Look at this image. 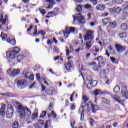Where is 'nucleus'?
Returning <instances> with one entry per match:
<instances>
[{"label": "nucleus", "instance_id": "nucleus-1", "mask_svg": "<svg viewBox=\"0 0 128 128\" xmlns=\"http://www.w3.org/2000/svg\"><path fill=\"white\" fill-rule=\"evenodd\" d=\"M14 104L18 106V114H19L20 118H26V116H27V119L28 120L30 118L32 111L30 108L26 106H22L18 102H14Z\"/></svg>", "mask_w": 128, "mask_h": 128}, {"label": "nucleus", "instance_id": "nucleus-2", "mask_svg": "<svg viewBox=\"0 0 128 128\" xmlns=\"http://www.w3.org/2000/svg\"><path fill=\"white\" fill-rule=\"evenodd\" d=\"M15 84H17V86L19 90H24L28 86V82L26 80H15Z\"/></svg>", "mask_w": 128, "mask_h": 128}, {"label": "nucleus", "instance_id": "nucleus-3", "mask_svg": "<svg viewBox=\"0 0 128 128\" xmlns=\"http://www.w3.org/2000/svg\"><path fill=\"white\" fill-rule=\"evenodd\" d=\"M20 52V50L18 47L14 48L12 51H9L6 53V54L9 58H14Z\"/></svg>", "mask_w": 128, "mask_h": 128}, {"label": "nucleus", "instance_id": "nucleus-4", "mask_svg": "<svg viewBox=\"0 0 128 128\" xmlns=\"http://www.w3.org/2000/svg\"><path fill=\"white\" fill-rule=\"evenodd\" d=\"M88 111L90 112L92 110V112L94 114H96V110H98V106L96 105H94L92 102H89L88 103Z\"/></svg>", "mask_w": 128, "mask_h": 128}, {"label": "nucleus", "instance_id": "nucleus-5", "mask_svg": "<svg viewBox=\"0 0 128 128\" xmlns=\"http://www.w3.org/2000/svg\"><path fill=\"white\" fill-rule=\"evenodd\" d=\"M94 40V32L89 30L86 34L84 36V40L88 42V40L92 41Z\"/></svg>", "mask_w": 128, "mask_h": 128}, {"label": "nucleus", "instance_id": "nucleus-6", "mask_svg": "<svg viewBox=\"0 0 128 128\" xmlns=\"http://www.w3.org/2000/svg\"><path fill=\"white\" fill-rule=\"evenodd\" d=\"M82 14H78L75 16H73L74 20L76 22V20H78L79 24H86V19L84 18V16H82Z\"/></svg>", "mask_w": 128, "mask_h": 128}, {"label": "nucleus", "instance_id": "nucleus-7", "mask_svg": "<svg viewBox=\"0 0 128 128\" xmlns=\"http://www.w3.org/2000/svg\"><path fill=\"white\" fill-rule=\"evenodd\" d=\"M121 94L122 95L120 100L122 102H126V100H128V89L122 90L121 92Z\"/></svg>", "mask_w": 128, "mask_h": 128}, {"label": "nucleus", "instance_id": "nucleus-8", "mask_svg": "<svg viewBox=\"0 0 128 128\" xmlns=\"http://www.w3.org/2000/svg\"><path fill=\"white\" fill-rule=\"evenodd\" d=\"M14 107L12 106H8L7 110V118H12L14 116Z\"/></svg>", "mask_w": 128, "mask_h": 128}, {"label": "nucleus", "instance_id": "nucleus-9", "mask_svg": "<svg viewBox=\"0 0 128 128\" xmlns=\"http://www.w3.org/2000/svg\"><path fill=\"white\" fill-rule=\"evenodd\" d=\"M96 86H98V82L96 80H94V82H89L87 86V88L88 90H92V88H96Z\"/></svg>", "mask_w": 128, "mask_h": 128}, {"label": "nucleus", "instance_id": "nucleus-10", "mask_svg": "<svg viewBox=\"0 0 128 128\" xmlns=\"http://www.w3.org/2000/svg\"><path fill=\"white\" fill-rule=\"evenodd\" d=\"M82 100H83V103L82 104V108H88V102L90 100V99L88 98L86 96H82Z\"/></svg>", "mask_w": 128, "mask_h": 128}, {"label": "nucleus", "instance_id": "nucleus-11", "mask_svg": "<svg viewBox=\"0 0 128 128\" xmlns=\"http://www.w3.org/2000/svg\"><path fill=\"white\" fill-rule=\"evenodd\" d=\"M5 19H4V14H0V22L2 24V26H6V21L8 20V15L4 16Z\"/></svg>", "mask_w": 128, "mask_h": 128}, {"label": "nucleus", "instance_id": "nucleus-12", "mask_svg": "<svg viewBox=\"0 0 128 128\" xmlns=\"http://www.w3.org/2000/svg\"><path fill=\"white\" fill-rule=\"evenodd\" d=\"M20 74V70L18 69L17 70H14L10 74L11 78H16V76Z\"/></svg>", "mask_w": 128, "mask_h": 128}, {"label": "nucleus", "instance_id": "nucleus-13", "mask_svg": "<svg viewBox=\"0 0 128 128\" xmlns=\"http://www.w3.org/2000/svg\"><path fill=\"white\" fill-rule=\"evenodd\" d=\"M92 46H94V42L92 41H89L86 42V50H90Z\"/></svg>", "mask_w": 128, "mask_h": 128}, {"label": "nucleus", "instance_id": "nucleus-14", "mask_svg": "<svg viewBox=\"0 0 128 128\" xmlns=\"http://www.w3.org/2000/svg\"><path fill=\"white\" fill-rule=\"evenodd\" d=\"M116 48L118 52H124V48L122 47V46L120 44L116 45Z\"/></svg>", "mask_w": 128, "mask_h": 128}, {"label": "nucleus", "instance_id": "nucleus-15", "mask_svg": "<svg viewBox=\"0 0 128 128\" xmlns=\"http://www.w3.org/2000/svg\"><path fill=\"white\" fill-rule=\"evenodd\" d=\"M79 112L81 114L80 120L84 122V110L83 108H80L79 110Z\"/></svg>", "mask_w": 128, "mask_h": 128}, {"label": "nucleus", "instance_id": "nucleus-16", "mask_svg": "<svg viewBox=\"0 0 128 128\" xmlns=\"http://www.w3.org/2000/svg\"><path fill=\"white\" fill-rule=\"evenodd\" d=\"M72 64H74V62H72L71 60H70V62L65 64V67L66 70L68 71L72 70Z\"/></svg>", "mask_w": 128, "mask_h": 128}, {"label": "nucleus", "instance_id": "nucleus-17", "mask_svg": "<svg viewBox=\"0 0 128 128\" xmlns=\"http://www.w3.org/2000/svg\"><path fill=\"white\" fill-rule=\"evenodd\" d=\"M8 44H10L12 46H16V40L13 39V40H10V38H8L6 40Z\"/></svg>", "mask_w": 128, "mask_h": 128}, {"label": "nucleus", "instance_id": "nucleus-18", "mask_svg": "<svg viewBox=\"0 0 128 128\" xmlns=\"http://www.w3.org/2000/svg\"><path fill=\"white\" fill-rule=\"evenodd\" d=\"M0 114L2 116H6V104H4L0 110Z\"/></svg>", "mask_w": 128, "mask_h": 128}, {"label": "nucleus", "instance_id": "nucleus-19", "mask_svg": "<svg viewBox=\"0 0 128 128\" xmlns=\"http://www.w3.org/2000/svg\"><path fill=\"white\" fill-rule=\"evenodd\" d=\"M120 30L123 32H126V30H128V24L126 23H123L120 26Z\"/></svg>", "mask_w": 128, "mask_h": 128}, {"label": "nucleus", "instance_id": "nucleus-20", "mask_svg": "<svg viewBox=\"0 0 128 128\" xmlns=\"http://www.w3.org/2000/svg\"><path fill=\"white\" fill-rule=\"evenodd\" d=\"M22 74L24 76V78H26V80H30V76L32 74L25 71L22 73Z\"/></svg>", "mask_w": 128, "mask_h": 128}, {"label": "nucleus", "instance_id": "nucleus-21", "mask_svg": "<svg viewBox=\"0 0 128 128\" xmlns=\"http://www.w3.org/2000/svg\"><path fill=\"white\" fill-rule=\"evenodd\" d=\"M96 10H101L102 12V10H106V6L104 5L99 4L96 6Z\"/></svg>", "mask_w": 128, "mask_h": 128}, {"label": "nucleus", "instance_id": "nucleus-22", "mask_svg": "<svg viewBox=\"0 0 128 128\" xmlns=\"http://www.w3.org/2000/svg\"><path fill=\"white\" fill-rule=\"evenodd\" d=\"M98 62L100 64H102L103 66H106V64H104V58L102 56H99L98 59Z\"/></svg>", "mask_w": 128, "mask_h": 128}, {"label": "nucleus", "instance_id": "nucleus-23", "mask_svg": "<svg viewBox=\"0 0 128 128\" xmlns=\"http://www.w3.org/2000/svg\"><path fill=\"white\" fill-rule=\"evenodd\" d=\"M24 56L20 55L17 57L16 60H17L18 62L20 63V62H22V60H24Z\"/></svg>", "mask_w": 128, "mask_h": 128}, {"label": "nucleus", "instance_id": "nucleus-24", "mask_svg": "<svg viewBox=\"0 0 128 128\" xmlns=\"http://www.w3.org/2000/svg\"><path fill=\"white\" fill-rule=\"evenodd\" d=\"M104 94V92H102V90H96L94 92V96H100V94Z\"/></svg>", "mask_w": 128, "mask_h": 128}, {"label": "nucleus", "instance_id": "nucleus-25", "mask_svg": "<svg viewBox=\"0 0 128 128\" xmlns=\"http://www.w3.org/2000/svg\"><path fill=\"white\" fill-rule=\"evenodd\" d=\"M110 18L104 19L102 20V22L104 24V26H106V24H108L110 23Z\"/></svg>", "mask_w": 128, "mask_h": 128}, {"label": "nucleus", "instance_id": "nucleus-26", "mask_svg": "<svg viewBox=\"0 0 128 128\" xmlns=\"http://www.w3.org/2000/svg\"><path fill=\"white\" fill-rule=\"evenodd\" d=\"M0 96H6V98H12L14 96V94H9V93H6V94H2L1 93Z\"/></svg>", "mask_w": 128, "mask_h": 128}, {"label": "nucleus", "instance_id": "nucleus-27", "mask_svg": "<svg viewBox=\"0 0 128 128\" xmlns=\"http://www.w3.org/2000/svg\"><path fill=\"white\" fill-rule=\"evenodd\" d=\"M11 58L12 60L8 62V64H10V62H12L14 64H20L19 62H18V60H16V57L14 58Z\"/></svg>", "mask_w": 128, "mask_h": 128}, {"label": "nucleus", "instance_id": "nucleus-28", "mask_svg": "<svg viewBox=\"0 0 128 128\" xmlns=\"http://www.w3.org/2000/svg\"><path fill=\"white\" fill-rule=\"evenodd\" d=\"M110 60L112 64H118V61L116 58L110 57Z\"/></svg>", "mask_w": 128, "mask_h": 128}, {"label": "nucleus", "instance_id": "nucleus-29", "mask_svg": "<svg viewBox=\"0 0 128 128\" xmlns=\"http://www.w3.org/2000/svg\"><path fill=\"white\" fill-rule=\"evenodd\" d=\"M110 26L112 28H116V21L111 22L110 24Z\"/></svg>", "mask_w": 128, "mask_h": 128}, {"label": "nucleus", "instance_id": "nucleus-30", "mask_svg": "<svg viewBox=\"0 0 128 128\" xmlns=\"http://www.w3.org/2000/svg\"><path fill=\"white\" fill-rule=\"evenodd\" d=\"M114 92L115 94H118L120 92V88L118 86H116L114 88Z\"/></svg>", "mask_w": 128, "mask_h": 128}, {"label": "nucleus", "instance_id": "nucleus-31", "mask_svg": "<svg viewBox=\"0 0 128 128\" xmlns=\"http://www.w3.org/2000/svg\"><path fill=\"white\" fill-rule=\"evenodd\" d=\"M76 12H82V6L79 5L77 6L76 8Z\"/></svg>", "mask_w": 128, "mask_h": 128}, {"label": "nucleus", "instance_id": "nucleus-32", "mask_svg": "<svg viewBox=\"0 0 128 128\" xmlns=\"http://www.w3.org/2000/svg\"><path fill=\"white\" fill-rule=\"evenodd\" d=\"M126 32H122L120 34V38H126Z\"/></svg>", "mask_w": 128, "mask_h": 128}, {"label": "nucleus", "instance_id": "nucleus-33", "mask_svg": "<svg viewBox=\"0 0 128 128\" xmlns=\"http://www.w3.org/2000/svg\"><path fill=\"white\" fill-rule=\"evenodd\" d=\"M2 38V40H6V38H8V35L4 34V32H2V34L0 36Z\"/></svg>", "mask_w": 128, "mask_h": 128}, {"label": "nucleus", "instance_id": "nucleus-34", "mask_svg": "<svg viewBox=\"0 0 128 128\" xmlns=\"http://www.w3.org/2000/svg\"><path fill=\"white\" fill-rule=\"evenodd\" d=\"M122 10V9L120 7H118L116 8H115V14H120Z\"/></svg>", "mask_w": 128, "mask_h": 128}, {"label": "nucleus", "instance_id": "nucleus-35", "mask_svg": "<svg viewBox=\"0 0 128 128\" xmlns=\"http://www.w3.org/2000/svg\"><path fill=\"white\" fill-rule=\"evenodd\" d=\"M46 111H43L40 116V118H46Z\"/></svg>", "mask_w": 128, "mask_h": 128}, {"label": "nucleus", "instance_id": "nucleus-36", "mask_svg": "<svg viewBox=\"0 0 128 128\" xmlns=\"http://www.w3.org/2000/svg\"><path fill=\"white\" fill-rule=\"evenodd\" d=\"M12 128H20V123L18 122H15L12 125Z\"/></svg>", "mask_w": 128, "mask_h": 128}, {"label": "nucleus", "instance_id": "nucleus-37", "mask_svg": "<svg viewBox=\"0 0 128 128\" xmlns=\"http://www.w3.org/2000/svg\"><path fill=\"white\" fill-rule=\"evenodd\" d=\"M68 30L71 32H76V28H74L70 27V28H66V30Z\"/></svg>", "mask_w": 128, "mask_h": 128}, {"label": "nucleus", "instance_id": "nucleus-38", "mask_svg": "<svg viewBox=\"0 0 128 128\" xmlns=\"http://www.w3.org/2000/svg\"><path fill=\"white\" fill-rule=\"evenodd\" d=\"M46 2H49L52 6H54L56 2H54V0H46Z\"/></svg>", "mask_w": 128, "mask_h": 128}, {"label": "nucleus", "instance_id": "nucleus-39", "mask_svg": "<svg viewBox=\"0 0 128 128\" xmlns=\"http://www.w3.org/2000/svg\"><path fill=\"white\" fill-rule=\"evenodd\" d=\"M53 108H54V103H50L48 108V110L49 112H51V110H52Z\"/></svg>", "mask_w": 128, "mask_h": 128}, {"label": "nucleus", "instance_id": "nucleus-40", "mask_svg": "<svg viewBox=\"0 0 128 128\" xmlns=\"http://www.w3.org/2000/svg\"><path fill=\"white\" fill-rule=\"evenodd\" d=\"M117 4H122L124 2V0H114Z\"/></svg>", "mask_w": 128, "mask_h": 128}, {"label": "nucleus", "instance_id": "nucleus-41", "mask_svg": "<svg viewBox=\"0 0 128 128\" xmlns=\"http://www.w3.org/2000/svg\"><path fill=\"white\" fill-rule=\"evenodd\" d=\"M123 12L124 14H126V16H128V6L126 8H124Z\"/></svg>", "mask_w": 128, "mask_h": 128}, {"label": "nucleus", "instance_id": "nucleus-42", "mask_svg": "<svg viewBox=\"0 0 128 128\" xmlns=\"http://www.w3.org/2000/svg\"><path fill=\"white\" fill-rule=\"evenodd\" d=\"M90 2L94 4V6H96V4H98L97 0H90Z\"/></svg>", "mask_w": 128, "mask_h": 128}, {"label": "nucleus", "instance_id": "nucleus-43", "mask_svg": "<svg viewBox=\"0 0 128 128\" xmlns=\"http://www.w3.org/2000/svg\"><path fill=\"white\" fill-rule=\"evenodd\" d=\"M40 12L43 16H44V14H46V10H44V9H40Z\"/></svg>", "mask_w": 128, "mask_h": 128}, {"label": "nucleus", "instance_id": "nucleus-44", "mask_svg": "<svg viewBox=\"0 0 128 128\" xmlns=\"http://www.w3.org/2000/svg\"><path fill=\"white\" fill-rule=\"evenodd\" d=\"M109 72H110L109 70H104L103 72V74H104V76H106V75L108 74Z\"/></svg>", "mask_w": 128, "mask_h": 128}, {"label": "nucleus", "instance_id": "nucleus-45", "mask_svg": "<svg viewBox=\"0 0 128 128\" xmlns=\"http://www.w3.org/2000/svg\"><path fill=\"white\" fill-rule=\"evenodd\" d=\"M36 78L38 82H40V75L39 74H37L36 75Z\"/></svg>", "mask_w": 128, "mask_h": 128}, {"label": "nucleus", "instance_id": "nucleus-46", "mask_svg": "<svg viewBox=\"0 0 128 128\" xmlns=\"http://www.w3.org/2000/svg\"><path fill=\"white\" fill-rule=\"evenodd\" d=\"M90 120V124L91 126H94V120L92 118H91Z\"/></svg>", "mask_w": 128, "mask_h": 128}, {"label": "nucleus", "instance_id": "nucleus-47", "mask_svg": "<svg viewBox=\"0 0 128 128\" xmlns=\"http://www.w3.org/2000/svg\"><path fill=\"white\" fill-rule=\"evenodd\" d=\"M84 8H86L87 10H91L92 6H90L88 4H87L86 6H84Z\"/></svg>", "mask_w": 128, "mask_h": 128}, {"label": "nucleus", "instance_id": "nucleus-48", "mask_svg": "<svg viewBox=\"0 0 128 128\" xmlns=\"http://www.w3.org/2000/svg\"><path fill=\"white\" fill-rule=\"evenodd\" d=\"M109 10L111 14H116V8L109 9Z\"/></svg>", "mask_w": 128, "mask_h": 128}, {"label": "nucleus", "instance_id": "nucleus-49", "mask_svg": "<svg viewBox=\"0 0 128 128\" xmlns=\"http://www.w3.org/2000/svg\"><path fill=\"white\" fill-rule=\"evenodd\" d=\"M121 86H122V90H128V88H126V86L124 84H122Z\"/></svg>", "mask_w": 128, "mask_h": 128}, {"label": "nucleus", "instance_id": "nucleus-50", "mask_svg": "<svg viewBox=\"0 0 128 128\" xmlns=\"http://www.w3.org/2000/svg\"><path fill=\"white\" fill-rule=\"evenodd\" d=\"M54 51L56 54H58V48L56 46H54Z\"/></svg>", "mask_w": 128, "mask_h": 128}, {"label": "nucleus", "instance_id": "nucleus-51", "mask_svg": "<svg viewBox=\"0 0 128 128\" xmlns=\"http://www.w3.org/2000/svg\"><path fill=\"white\" fill-rule=\"evenodd\" d=\"M36 82H34L30 87V90H32V88H36Z\"/></svg>", "mask_w": 128, "mask_h": 128}, {"label": "nucleus", "instance_id": "nucleus-52", "mask_svg": "<svg viewBox=\"0 0 128 128\" xmlns=\"http://www.w3.org/2000/svg\"><path fill=\"white\" fill-rule=\"evenodd\" d=\"M52 116H54V119L56 118V116H58V115H56V112H54L52 111Z\"/></svg>", "mask_w": 128, "mask_h": 128}, {"label": "nucleus", "instance_id": "nucleus-53", "mask_svg": "<svg viewBox=\"0 0 128 128\" xmlns=\"http://www.w3.org/2000/svg\"><path fill=\"white\" fill-rule=\"evenodd\" d=\"M76 104H72L71 106V110H76Z\"/></svg>", "mask_w": 128, "mask_h": 128}, {"label": "nucleus", "instance_id": "nucleus-54", "mask_svg": "<svg viewBox=\"0 0 128 128\" xmlns=\"http://www.w3.org/2000/svg\"><path fill=\"white\" fill-rule=\"evenodd\" d=\"M93 52H94L95 54H98V52H100V49L96 48L93 50Z\"/></svg>", "mask_w": 128, "mask_h": 128}, {"label": "nucleus", "instance_id": "nucleus-55", "mask_svg": "<svg viewBox=\"0 0 128 128\" xmlns=\"http://www.w3.org/2000/svg\"><path fill=\"white\" fill-rule=\"evenodd\" d=\"M46 92L47 94H48V96H54V94L52 92H54V91L52 90V94H50V92H48V91H46Z\"/></svg>", "mask_w": 128, "mask_h": 128}, {"label": "nucleus", "instance_id": "nucleus-56", "mask_svg": "<svg viewBox=\"0 0 128 128\" xmlns=\"http://www.w3.org/2000/svg\"><path fill=\"white\" fill-rule=\"evenodd\" d=\"M90 66H96V63L94 62H92L89 64Z\"/></svg>", "mask_w": 128, "mask_h": 128}, {"label": "nucleus", "instance_id": "nucleus-57", "mask_svg": "<svg viewBox=\"0 0 128 128\" xmlns=\"http://www.w3.org/2000/svg\"><path fill=\"white\" fill-rule=\"evenodd\" d=\"M12 69L10 68L8 71H7V74L9 76H10L12 74H10V72H12Z\"/></svg>", "mask_w": 128, "mask_h": 128}, {"label": "nucleus", "instance_id": "nucleus-58", "mask_svg": "<svg viewBox=\"0 0 128 128\" xmlns=\"http://www.w3.org/2000/svg\"><path fill=\"white\" fill-rule=\"evenodd\" d=\"M88 20H92V14H89L88 15Z\"/></svg>", "mask_w": 128, "mask_h": 128}, {"label": "nucleus", "instance_id": "nucleus-59", "mask_svg": "<svg viewBox=\"0 0 128 128\" xmlns=\"http://www.w3.org/2000/svg\"><path fill=\"white\" fill-rule=\"evenodd\" d=\"M62 32L64 34V36H66V34H67V36H70V32H64V31H63Z\"/></svg>", "mask_w": 128, "mask_h": 128}, {"label": "nucleus", "instance_id": "nucleus-60", "mask_svg": "<svg viewBox=\"0 0 128 128\" xmlns=\"http://www.w3.org/2000/svg\"><path fill=\"white\" fill-rule=\"evenodd\" d=\"M94 70H95V72H98V68L96 66H94L92 68Z\"/></svg>", "mask_w": 128, "mask_h": 128}, {"label": "nucleus", "instance_id": "nucleus-61", "mask_svg": "<svg viewBox=\"0 0 128 128\" xmlns=\"http://www.w3.org/2000/svg\"><path fill=\"white\" fill-rule=\"evenodd\" d=\"M38 114H33V117H34V118H32V120H34V118H38Z\"/></svg>", "mask_w": 128, "mask_h": 128}, {"label": "nucleus", "instance_id": "nucleus-62", "mask_svg": "<svg viewBox=\"0 0 128 128\" xmlns=\"http://www.w3.org/2000/svg\"><path fill=\"white\" fill-rule=\"evenodd\" d=\"M32 28H34V26H31L30 28L27 30V32H30V30H32Z\"/></svg>", "mask_w": 128, "mask_h": 128}, {"label": "nucleus", "instance_id": "nucleus-63", "mask_svg": "<svg viewBox=\"0 0 128 128\" xmlns=\"http://www.w3.org/2000/svg\"><path fill=\"white\" fill-rule=\"evenodd\" d=\"M76 124V122H73L71 123V126L72 128H74V125Z\"/></svg>", "mask_w": 128, "mask_h": 128}, {"label": "nucleus", "instance_id": "nucleus-64", "mask_svg": "<svg viewBox=\"0 0 128 128\" xmlns=\"http://www.w3.org/2000/svg\"><path fill=\"white\" fill-rule=\"evenodd\" d=\"M102 16H104V17L108 16V13H105L102 14Z\"/></svg>", "mask_w": 128, "mask_h": 128}]
</instances>
